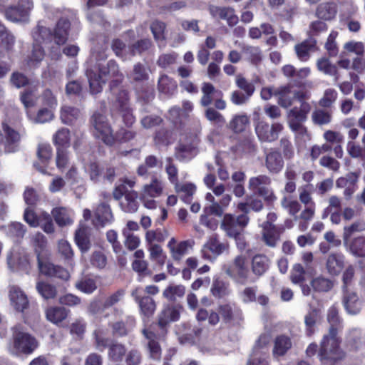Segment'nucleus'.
I'll return each instance as SVG.
<instances>
[{
    "label": "nucleus",
    "mask_w": 365,
    "mask_h": 365,
    "mask_svg": "<svg viewBox=\"0 0 365 365\" xmlns=\"http://www.w3.org/2000/svg\"><path fill=\"white\" fill-rule=\"evenodd\" d=\"M107 58L106 49L101 48L91 50L88 61L90 68L87 69L86 75L92 94L101 93L103 85L109 79L118 76L120 78V81L113 80L110 82V87L113 89L123 78V75L120 72L117 62L111 59L105 63Z\"/></svg>",
    "instance_id": "f257e3e1"
},
{
    "label": "nucleus",
    "mask_w": 365,
    "mask_h": 365,
    "mask_svg": "<svg viewBox=\"0 0 365 365\" xmlns=\"http://www.w3.org/2000/svg\"><path fill=\"white\" fill-rule=\"evenodd\" d=\"M327 321L330 324L329 333L323 336L320 342L318 356L322 362L335 365L346 357L345 351L340 347L341 340L337 336L341 320L336 307L332 306L329 309Z\"/></svg>",
    "instance_id": "f03ea898"
},
{
    "label": "nucleus",
    "mask_w": 365,
    "mask_h": 365,
    "mask_svg": "<svg viewBox=\"0 0 365 365\" xmlns=\"http://www.w3.org/2000/svg\"><path fill=\"white\" fill-rule=\"evenodd\" d=\"M31 243L36 255L38 268L41 274L63 281L69 279L70 274L66 269L49 261L50 252L48 250V240L46 236L41 232H37L32 237Z\"/></svg>",
    "instance_id": "7ed1b4c3"
},
{
    "label": "nucleus",
    "mask_w": 365,
    "mask_h": 365,
    "mask_svg": "<svg viewBox=\"0 0 365 365\" xmlns=\"http://www.w3.org/2000/svg\"><path fill=\"white\" fill-rule=\"evenodd\" d=\"M11 331L12 349L14 354L30 355L38 348V340L26 332L21 324L15 325L11 328Z\"/></svg>",
    "instance_id": "20e7f679"
},
{
    "label": "nucleus",
    "mask_w": 365,
    "mask_h": 365,
    "mask_svg": "<svg viewBox=\"0 0 365 365\" xmlns=\"http://www.w3.org/2000/svg\"><path fill=\"white\" fill-rule=\"evenodd\" d=\"M91 130L94 138L108 147L114 146L113 129L104 115L96 112L90 118Z\"/></svg>",
    "instance_id": "39448f33"
},
{
    "label": "nucleus",
    "mask_w": 365,
    "mask_h": 365,
    "mask_svg": "<svg viewBox=\"0 0 365 365\" xmlns=\"http://www.w3.org/2000/svg\"><path fill=\"white\" fill-rule=\"evenodd\" d=\"M21 134L7 119L4 120L0 128V145L6 154L14 153L19 150Z\"/></svg>",
    "instance_id": "423d86ee"
},
{
    "label": "nucleus",
    "mask_w": 365,
    "mask_h": 365,
    "mask_svg": "<svg viewBox=\"0 0 365 365\" xmlns=\"http://www.w3.org/2000/svg\"><path fill=\"white\" fill-rule=\"evenodd\" d=\"M225 272L235 283L241 285L256 281V279L251 277L246 258L243 255L236 256L232 263L227 265Z\"/></svg>",
    "instance_id": "0eeeda50"
},
{
    "label": "nucleus",
    "mask_w": 365,
    "mask_h": 365,
    "mask_svg": "<svg viewBox=\"0 0 365 365\" xmlns=\"http://www.w3.org/2000/svg\"><path fill=\"white\" fill-rule=\"evenodd\" d=\"M126 185H116L113 191L114 200L119 202L120 209L126 213H135L139 207L138 193L127 189Z\"/></svg>",
    "instance_id": "6e6552de"
},
{
    "label": "nucleus",
    "mask_w": 365,
    "mask_h": 365,
    "mask_svg": "<svg viewBox=\"0 0 365 365\" xmlns=\"http://www.w3.org/2000/svg\"><path fill=\"white\" fill-rule=\"evenodd\" d=\"M249 222L250 217L247 215H239L235 217L232 214H225L221 222V228L228 237L237 240Z\"/></svg>",
    "instance_id": "1a4fd4ad"
},
{
    "label": "nucleus",
    "mask_w": 365,
    "mask_h": 365,
    "mask_svg": "<svg viewBox=\"0 0 365 365\" xmlns=\"http://www.w3.org/2000/svg\"><path fill=\"white\" fill-rule=\"evenodd\" d=\"M185 309L180 303L165 304L158 315L157 325L163 334L168 331L170 323L178 322Z\"/></svg>",
    "instance_id": "9d476101"
},
{
    "label": "nucleus",
    "mask_w": 365,
    "mask_h": 365,
    "mask_svg": "<svg viewBox=\"0 0 365 365\" xmlns=\"http://www.w3.org/2000/svg\"><path fill=\"white\" fill-rule=\"evenodd\" d=\"M271 178L266 175H259L249 180V189L255 195L262 197L266 202L272 203L277 200L273 190L269 188Z\"/></svg>",
    "instance_id": "9b49d317"
},
{
    "label": "nucleus",
    "mask_w": 365,
    "mask_h": 365,
    "mask_svg": "<svg viewBox=\"0 0 365 365\" xmlns=\"http://www.w3.org/2000/svg\"><path fill=\"white\" fill-rule=\"evenodd\" d=\"M217 311H219L222 322L225 325H240L244 320L242 310L235 302H227L219 304Z\"/></svg>",
    "instance_id": "f8f14e48"
},
{
    "label": "nucleus",
    "mask_w": 365,
    "mask_h": 365,
    "mask_svg": "<svg viewBox=\"0 0 365 365\" xmlns=\"http://www.w3.org/2000/svg\"><path fill=\"white\" fill-rule=\"evenodd\" d=\"M230 244L227 240H221L220 236L214 233L211 235L203 246L202 256L204 258L211 259L216 258L224 252H228Z\"/></svg>",
    "instance_id": "ddd939ff"
},
{
    "label": "nucleus",
    "mask_w": 365,
    "mask_h": 365,
    "mask_svg": "<svg viewBox=\"0 0 365 365\" xmlns=\"http://www.w3.org/2000/svg\"><path fill=\"white\" fill-rule=\"evenodd\" d=\"M264 165L270 174L277 175L282 172L284 166V161L281 152L277 148L264 149Z\"/></svg>",
    "instance_id": "4468645a"
},
{
    "label": "nucleus",
    "mask_w": 365,
    "mask_h": 365,
    "mask_svg": "<svg viewBox=\"0 0 365 365\" xmlns=\"http://www.w3.org/2000/svg\"><path fill=\"white\" fill-rule=\"evenodd\" d=\"M283 128L279 123H274L269 126L266 122L259 121L255 126V132L260 141L272 143L278 139Z\"/></svg>",
    "instance_id": "2eb2a0df"
},
{
    "label": "nucleus",
    "mask_w": 365,
    "mask_h": 365,
    "mask_svg": "<svg viewBox=\"0 0 365 365\" xmlns=\"http://www.w3.org/2000/svg\"><path fill=\"white\" fill-rule=\"evenodd\" d=\"M33 8L31 0H19L15 6L6 9L5 16L11 21H21L27 20L29 13Z\"/></svg>",
    "instance_id": "dca6fc26"
},
{
    "label": "nucleus",
    "mask_w": 365,
    "mask_h": 365,
    "mask_svg": "<svg viewBox=\"0 0 365 365\" xmlns=\"http://www.w3.org/2000/svg\"><path fill=\"white\" fill-rule=\"evenodd\" d=\"M143 287H138L132 291L131 296L138 304L141 314L146 318H150L156 310V303L151 297L143 296Z\"/></svg>",
    "instance_id": "f3484780"
},
{
    "label": "nucleus",
    "mask_w": 365,
    "mask_h": 365,
    "mask_svg": "<svg viewBox=\"0 0 365 365\" xmlns=\"http://www.w3.org/2000/svg\"><path fill=\"white\" fill-rule=\"evenodd\" d=\"M88 174L91 180L94 182L100 181L101 179L113 182L115 176V170L110 165L104 167L97 162H92L88 165Z\"/></svg>",
    "instance_id": "a211bd4d"
},
{
    "label": "nucleus",
    "mask_w": 365,
    "mask_h": 365,
    "mask_svg": "<svg viewBox=\"0 0 365 365\" xmlns=\"http://www.w3.org/2000/svg\"><path fill=\"white\" fill-rule=\"evenodd\" d=\"M9 298L11 305L17 312L24 314L29 308V300L26 293L18 286L9 287Z\"/></svg>",
    "instance_id": "6ab92c4d"
},
{
    "label": "nucleus",
    "mask_w": 365,
    "mask_h": 365,
    "mask_svg": "<svg viewBox=\"0 0 365 365\" xmlns=\"http://www.w3.org/2000/svg\"><path fill=\"white\" fill-rule=\"evenodd\" d=\"M197 143L195 138L180 142L175 148V158L180 162L190 160L197 155Z\"/></svg>",
    "instance_id": "aec40b11"
},
{
    "label": "nucleus",
    "mask_w": 365,
    "mask_h": 365,
    "mask_svg": "<svg viewBox=\"0 0 365 365\" xmlns=\"http://www.w3.org/2000/svg\"><path fill=\"white\" fill-rule=\"evenodd\" d=\"M36 155L38 160L33 164L34 167L42 174L47 175V168L53 155V149L49 144H39L37 148Z\"/></svg>",
    "instance_id": "412c9836"
},
{
    "label": "nucleus",
    "mask_w": 365,
    "mask_h": 365,
    "mask_svg": "<svg viewBox=\"0 0 365 365\" xmlns=\"http://www.w3.org/2000/svg\"><path fill=\"white\" fill-rule=\"evenodd\" d=\"M71 24L66 17H61L53 29V40L58 46L64 45L69 37Z\"/></svg>",
    "instance_id": "4be33fe9"
},
{
    "label": "nucleus",
    "mask_w": 365,
    "mask_h": 365,
    "mask_svg": "<svg viewBox=\"0 0 365 365\" xmlns=\"http://www.w3.org/2000/svg\"><path fill=\"white\" fill-rule=\"evenodd\" d=\"M209 11L213 18L225 20L229 26H234L238 23V16L232 7L212 5L209 7Z\"/></svg>",
    "instance_id": "5701e85b"
},
{
    "label": "nucleus",
    "mask_w": 365,
    "mask_h": 365,
    "mask_svg": "<svg viewBox=\"0 0 365 365\" xmlns=\"http://www.w3.org/2000/svg\"><path fill=\"white\" fill-rule=\"evenodd\" d=\"M145 339L148 340V348L150 356L155 361H160L161 359L162 350L158 342L160 335L153 331L151 328H145L142 330Z\"/></svg>",
    "instance_id": "b1692460"
},
{
    "label": "nucleus",
    "mask_w": 365,
    "mask_h": 365,
    "mask_svg": "<svg viewBox=\"0 0 365 365\" xmlns=\"http://www.w3.org/2000/svg\"><path fill=\"white\" fill-rule=\"evenodd\" d=\"M108 326L114 337H124L128 336L135 326V319L128 317L125 319L110 322Z\"/></svg>",
    "instance_id": "393cba45"
},
{
    "label": "nucleus",
    "mask_w": 365,
    "mask_h": 365,
    "mask_svg": "<svg viewBox=\"0 0 365 365\" xmlns=\"http://www.w3.org/2000/svg\"><path fill=\"white\" fill-rule=\"evenodd\" d=\"M345 266V256L341 252L331 253L326 261V268L331 276H338Z\"/></svg>",
    "instance_id": "a878e982"
},
{
    "label": "nucleus",
    "mask_w": 365,
    "mask_h": 365,
    "mask_svg": "<svg viewBox=\"0 0 365 365\" xmlns=\"http://www.w3.org/2000/svg\"><path fill=\"white\" fill-rule=\"evenodd\" d=\"M262 237L264 244L270 247H276L280 240L281 235L284 232L283 225L278 227L262 226Z\"/></svg>",
    "instance_id": "bb28decb"
},
{
    "label": "nucleus",
    "mask_w": 365,
    "mask_h": 365,
    "mask_svg": "<svg viewBox=\"0 0 365 365\" xmlns=\"http://www.w3.org/2000/svg\"><path fill=\"white\" fill-rule=\"evenodd\" d=\"M74 240L81 253H86L91 247L89 228L86 225H80L76 230Z\"/></svg>",
    "instance_id": "cd10ccee"
},
{
    "label": "nucleus",
    "mask_w": 365,
    "mask_h": 365,
    "mask_svg": "<svg viewBox=\"0 0 365 365\" xmlns=\"http://www.w3.org/2000/svg\"><path fill=\"white\" fill-rule=\"evenodd\" d=\"M337 14V6L334 2H323L319 4L315 11V16L323 21L334 19Z\"/></svg>",
    "instance_id": "c85d7f7f"
},
{
    "label": "nucleus",
    "mask_w": 365,
    "mask_h": 365,
    "mask_svg": "<svg viewBox=\"0 0 365 365\" xmlns=\"http://www.w3.org/2000/svg\"><path fill=\"white\" fill-rule=\"evenodd\" d=\"M201 91L202 93V96L200 99V104L203 107H207L211 105L215 101V96H217V97H222L223 96L221 91L216 89L215 86L209 82L202 83Z\"/></svg>",
    "instance_id": "c756f323"
},
{
    "label": "nucleus",
    "mask_w": 365,
    "mask_h": 365,
    "mask_svg": "<svg viewBox=\"0 0 365 365\" xmlns=\"http://www.w3.org/2000/svg\"><path fill=\"white\" fill-rule=\"evenodd\" d=\"M344 307L346 312L351 314H356L361 310L359 297L356 292H349V289L343 290Z\"/></svg>",
    "instance_id": "7c9ffc66"
},
{
    "label": "nucleus",
    "mask_w": 365,
    "mask_h": 365,
    "mask_svg": "<svg viewBox=\"0 0 365 365\" xmlns=\"http://www.w3.org/2000/svg\"><path fill=\"white\" fill-rule=\"evenodd\" d=\"M51 215L58 226L63 227L73 224L71 210L66 207H56L52 209Z\"/></svg>",
    "instance_id": "2f4dec72"
},
{
    "label": "nucleus",
    "mask_w": 365,
    "mask_h": 365,
    "mask_svg": "<svg viewBox=\"0 0 365 365\" xmlns=\"http://www.w3.org/2000/svg\"><path fill=\"white\" fill-rule=\"evenodd\" d=\"M251 265L252 271L257 277V279L268 270L269 259L265 255L257 254L252 257Z\"/></svg>",
    "instance_id": "473e14b6"
},
{
    "label": "nucleus",
    "mask_w": 365,
    "mask_h": 365,
    "mask_svg": "<svg viewBox=\"0 0 365 365\" xmlns=\"http://www.w3.org/2000/svg\"><path fill=\"white\" fill-rule=\"evenodd\" d=\"M130 107H131L130 93L127 89L121 88L115 93L112 108L118 112Z\"/></svg>",
    "instance_id": "72a5a7b5"
},
{
    "label": "nucleus",
    "mask_w": 365,
    "mask_h": 365,
    "mask_svg": "<svg viewBox=\"0 0 365 365\" xmlns=\"http://www.w3.org/2000/svg\"><path fill=\"white\" fill-rule=\"evenodd\" d=\"M95 217L101 226L110 223L113 220V215L109 204L101 202L96 209Z\"/></svg>",
    "instance_id": "f704fd0d"
},
{
    "label": "nucleus",
    "mask_w": 365,
    "mask_h": 365,
    "mask_svg": "<svg viewBox=\"0 0 365 365\" xmlns=\"http://www.w3.org/2000/svg\"><path fill=\"white\" fill-rule=\"evenodd\" d=\"M317 41L313 39L312 41L305 40L300 43L297 44L294 46V50L297 58L301 61H307L310 58V52L314 51L316 47Z\"/></svg>",
    "instance_id": "c9c22d12"
},
{
    "label": "nucleus",
    "mask_w": 365,
    "mask_h": 365,
    "mask_svg": "<svg viewBox=\"0 0 365 365\" xmlns=\"http://www.w3.org/2000/svg\"><path fill=\"white\" fill-rule=\"evenodd\" d=\"M250 125V118L245 114L235 115L228 124V128L235 133L244 132Z\"/></svg>",
    "instance_id": "e433bc0d"
},
{
    "label": "nucleus",
    "mask_w": 365,
    "mask_h": 365,
    "mask_svg": "<svg viewBox=\"0 0 365 365\" xmlns=\"http://www.w3.org/2000/svg\"><path fill=\"white\" fill-rule=\"evenodd\" d=\"M68 314V311L63 307H51L46 311V319L56 325L65 320Z\"/></svg>",
    "instance_id": "4c0bfd02"
},
{
    "label": "nucleus",
    "mask_w": 365,
    "mask_h": 365,
    "mask_svg": "<svg viewBox=\"0 0 365 365\" xmlns=\"http://www.w3.org/2000/svg\"><path fill=\"white\" fill-rule=\"evenodd\" d=\"M53 142L56 148L68 149L71 146L70 130L66 128L58 129L53 136Z\"/></svg>",
    "instance_id": "58836bf2"
},
{
    "label": "nucleus",
    "mask_w": 365,
    "mask_h": 365,
    "mask_svg": "<svg viewBox=\"0 0 365 365\" xmlns=\"http://www.w3.org/2000/svg\"><path fill=\"white\" fill-rule=\"evenodd\" d=\"M274 96L278 97V103L283 108L291 106L294 101L290 85L279 87L274 91Z\"/></svg>",
    "instance_id": "ea45409f"
},
{
    "label": "nucleus",
    "mask_w": 365,
    "mask_h": 365,
    "mask_svg": "<svg viewBox=\"0 0 365 365\" xmlns=\"http://www.w3.org/2000/svg\"><path fill=\"white\" fill-rule=\"evenodd\" d=\"M292 341L289 336L279 335L275 338L273 348V355L274 356H282L292 347Z\"/></svg>",
    "instance_id": "a19ab883"
},
{
    "label": "nucleus",
    "mask_w": 365,
    "mask_h": 365,
    "mask_svg": "<svg viewBox=\"0 0 365 365\" xmlns=\"http://www.w3.org/2000/svg\"><path fill=\"white\" fill-rule=\"evenodd\" d=\"M177 82L166 74L160 75L158 81V89L165 95H173L177 90Z\"/></svg>",
    "instance_id": "79ce46f5"
},
{
    "label": "nucleus",
    "mask_w": 365,
    "mask_h": 365,
    "mask_svg": "<svg viewBox=\"0 0 365 365\" xmlns=\"http://www.w3.org/2000/svg\"><path fill=\"white\" fill-rule=\"evenodd\" d=\"M80 115L81 111L77 108L66 106L61 108L60 118L63 124L73 125Z\"/></svg>",
    "instance_id": "37998d69"
},
{
    "label": "nucleus",
    "mask_w": 365,
    "mask_h": 365,
    "mask_svg": "<svg viewBox=\"0 0 365 365\" xmlns=\"http://www.w3.org/2000/svg\"><path fill=\"white\" fill-rule=\"evenodd\" d=\"M189 245V242L187 240L181 241L178 245H176V240L174 237H173L169 241L168 247L172 254L173 258L175 260H180L181 259L182 257L186 254Z\"/></svg>",
    "instance_id": "c03bdc74"
},
{
    "label": "nucleus",
    "mask_w": 365,
    "mask_h": 365,
    "mask_svg": "<svg viewBox=\"0 0 365 365\" xmlns=\"http://www.w3.org/2000/svg\"><path fill=\"white\" fill-rule=\"evenodd\" d=\"M125 346L121 343L112 342L108 346V356L110 361L114 362L122 361L125 356Z\"/></svg>",
    "instance_id": "a18cd8bd"
},
{
    "label": "nucleus",
    "mask_w": 365,
    "mask_h": 365,
    "mask_svg": "<svg viewBox=\"0 0 365 365\" xmlns=\"http://www.w3.org/2000/svg\"><path fill=\"white\" fill-rule=\"evenodd\" d=\"M152 47L153 42L151 39L149 38H145L139 39L130 45L129 51L132 56L142 55L148 52Z\"/></svg>",
    "instance_id": "49530a36"
},
{
    "label": "nucleus",
    "mask_w": 365,
    "mask_h": 365,
    "mask_svg": "<svg viewBox=\"0 0 365 365\" xmlns=\"http://www.w3.org/2000/svg\"><path fill=\"white\" fill-rule=\"evenodd\" d=\"M163 190L162 182L156 177H153L150 184L144 185L143 194L154 198L159 197L163 193Z\"/></svg>",
    "instance_id": "de8ad7c7"
},
{
    "label": "nucleus",
    "mask_w": 365,
    "mask_h": 365,
    "mask_svg": "<svg viewBox=\"0 0 365 365\" xmlns=\"http://www.w3.org/2000/svg\"><path fill=\"white\" fill-rule=\"evenodd\" d=\"M128 128L120 127L115 133H114V145L115 144L127 143L136 137L137 132Z\"/></svg>",
    "instance_id": "09e8293b"
},
{
    "label": "nucleus",
    "mask_w": 365,
    "mask_h": 365,
    "mask_svg": "<svg viewBox=\"0 0 365 365\" xmlns=\"http://www.w3.org/2000/svg\"><path fill=\"white\" fill-rule=\"evenodd\" d=\"M349 251L355 257H365V237H357L348 244Z\"/></svg>",
    "instance_id": "8fccbe9b"
},
{
    "label": "nucleus",
    "mask_w": 365,
    "mask_h": 365,
    "mask_svg": "<svg viewBox=\"0 0 365 365\" xmlns=\"http://www.w3.org/2000/svg\"><path fill=\"white\" fill-rule=\"evenodd\" d=\"M173 132L168 128H160L155 133L153 140L156 145H168L171 144Z\"/></svg>",
    "instance_id": "3c124183"
},
{
    "label": "nucleus",
    "mask_w": 365,
    "mask_h": 365,
    "mask_svg": "<svg viewBox=\"0 0 365 365\" xmlns=\"http://www.w3.org/2000/svg\"><path fill=\"white\" fill-rule=\"evenodd\" d=\"M185 294V287L179 284H170L163 292V297L170 302H175L177 297H182Z\"/></svg>",
    "instance_id": "603ef678"
},
{
    "label": "nucleus",
    "mask_w": 365,
    "mask_h": 365,
    "mask_svg": "<svg viewBox=\"0 0 365 365\" xmlns=\"http://www.w3.org/2000/svg\"><path fill=\"white\" fill-rule=\"evenodd\" d=\"M311 110V106L307 102H302L300 107L292 108L289 113L291 118L297 120L298 121H306L307 115Z\"/></svg>",
    "instance_id": "864d4df0"
},
{
    "label": "nucleus",
    "mask_w": 365,
    "mask_h": 365,
    "mask_svg": "<svg viewBox=\"0 0 365 365\" xmlns=\"http://www.w3.org/2000/svg\"><path fill=\"white\" fill-rule=\"evenodd\" d=\"M76 288L85 294H92L97 289L96 282L94 279L84 277L80 279L75 285Z\"/></svg>",
    "instance_id": "5fc2aeb1"
},
{
    "label": "nucleus",
    "mask_w": 365,
    "mask_h": 365,
    "mask_svg": "<svg viewBox=\"0 0 365 365\" xmlns=\"http://www.w3.org/2000/svg\"><path fill=\"white\" fill-rule=\"evenodd\" d=\"M211 292L216 298H223L230 293L229 284L220 279H216L212 282Z\"/></svg>",
    "instance_id": "6e6d98bb"
},
{
    "label": "nucleus",
    "mask_w": 365,
    "mask_h": 365,
    "mask_svg": "<svg viewBox=\"0 0 365 365\" xmlns=\"http://www.w3.org/2000/svg\"><path fill=\"white\" fill-rule=\"evenodd\" d=\"M36 289L39 294L45 299H54L57 294L55 286L43 281L37 282Z\"/></svg>",
    "instance_id": "4d7b16f0"
},
{
    "label": "nucleus",
    "mask_w": 365,
    "mask_h": 365,
    "mask_svg": "<svg viewBox=\"0 0 365 365\" xmlns=\"http://www.w3.org/2000/svg\"><path fill=\"white\" fill-rule=\"evenodd\" d=\"M332 113L329 110L322 108L314 110L312 114V119L314 124L322 125L331 122Z\"/></svg>",
    "instance_id": "13d9d810"
},
{
    "label": "nucleus",
    "mask_w": 365,
    "mask_h": 365,
    "mask_svg": "<svg viewBox=\"0 0 365 365\" xmlns=\"http://www.w3.org/2000/svg\"><path fill=\"white\" fill-rule=\"evenodd\" d=\"M53 29L50 28L38 25L34 32L33 37L38 43H44L53 40Z\"/></svg>",
    "instance_id": "bf43d9fd"
},
{
    "label": "nucleus",
    "mask_w": 365,
    "mask_h": 365,
    "mask_svg": "<svg viewBox=\"0 0 365 365\" xmlns=\"http://www.w3.org/2000/svg\"><path fill=\"white\" fill-rule=\"evenodd\" d=\"M89 261L91 265L98 269H104L108 263L107 257L101 250L93 251L91 255Z\"/></svg>",
    "instance_id": "052dcab7"
},
{
    "label": "nucleus",
    "mask_w": 365,
    "mask_h": 365,
    "mask_svg": "<svg viewBox=\"0 0 365 365\" xmlns=\"http://www.w3.org/2000/svg\"><path fill=\"white\" fill-rule=\"evenodd\" d=\"M168 237V232L165 229H155L148 230L145 234V240L148 244L154 242H163Z\"/></svg>",
    "instance_id": "680f3d73"
},
{
    "label": "nucleus",
    "mask_w": 365,
    "mask_h": 365,
    "mask_svg": "<svg viewBox=\"0 0 365 365\" xmlns=\"http://www.w3.org/2000/svg\"><path fill=\"white\" fill-rule=\"evenodd\" d=\"M279 146L282 157L285 160H290L294 158L295 154L294 147L289 138H282L279 140Z\"/></svg>",
    "instance_id": "e2e57ef3"
},
{
    "label": "nucleus",
    "mask_w": 365,
    "mask_h": 365,
    "mask_svg": "<svg viewBox=\"0 0 365 365\" xmlns=\"http://www.w3.org/2000/svg\"><path fill=\"white\" fill-rule=\"evenodd\" d=\"M318 69L323 71L325 74L334 76L338 79V69L336 66L332 64L328 58H321L317 61Z\"/></svg>",
    "instance_id": "0e129e2a"
},
{
    "label": "nucleus",
    "mask_w": 365,
    "mask_h": 365,
    "mask_svg": "<svg viewBox=\"0 0 365 365\" xmlns=\"http://www.w3.org/2000/svg\"><path fill=\"white\" fill-rule=\"evenodd\" d=\"M159 160L155 155H150L145 157V162L138 166L137 173L140 176L148 175V168H153L158 165Z\"/></svg>",
    "instance_id": "69168bd1"
},
{
    "label": "nucleus",
    "mask_w": 365,
    "mask_h": 365,
    "mask_svg": "<svg viewBox=\"0 0 365 365\" xmlns=\"http://www.w3.org/2000/svg\"><path fill=\"white\" fill-rule=\"evenodd\" d=\"M165 23L160 20H155L150 24L151 32L156 41H163L165 39Z\"/></svg>",
    "instance_id": "338daca9"
},
{
    "label": "nucleus",
    "mask_w": 365,
    "mask_h": 365,
    "mask_svg": "<svg viewBox=\"0 0 365 365\" xmlns=\"http://www.w3.org/2000/svg\"><path fill=\"white\" fill-rule=\"evenodd\" d=\"M0 40L1 46L6 50H11L15 39L13 35L8 32L6 28L0 22Z\"/></svg>",
    "instance_id": "774afa93"
}]
</instances>
